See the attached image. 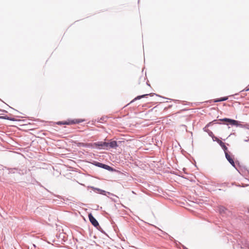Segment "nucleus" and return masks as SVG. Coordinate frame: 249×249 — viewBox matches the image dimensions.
<instances>
[{"label":"nucleus","instance_id":"obj_12","mask_svg":"<svg viewBox=\"0 0 249 249\" xmlns=\"http://www.w3.org/2000/svg\"><path fill=\"white\" fill-rule=\"evenodd\" d=\"M149 94H144V95H142V96H137L136 98H135L134 100H137V99H140L142 98H143V97H144L147 95H148Z\"/></svg>","mask_w":249,"mask_h":249},{"label":"nucleus","instance_id":"obj_5","mask_svg":"<svg viewBox=\"0 0 249 249\" xmlns=\"http://www.w3.org/2000/svg\"><path fill=\"white\" fill-rule=\"evenodd\" d=\"M225 156L227 160L229 161V162L233 166H235L234 162L232 158L231 157V156L228 154V151L225 152Z\"/></svg>","mask_w":249,"mask_h":249},{"label":"nucleus","instance_id":"obj_11","mask_svg":"<svg viewBox=\"0 0 249 249\" xmlns=\"http://www.w3.org/2000/svg\"><path fill=\"white\" fill-rule=\"evenodd\" d=\"M104 142H99L94 143V145L98 146H101L103 148Z\"/></svg>","mask_w":249,"mask_h":249},{"label":"nucleus","instance_id":"obj_2","mask_svg":"<svg viewBox=\"0 0 249 249\" xmlns=\"http://www.w3.org/2000/svg\"><path fill=\"white\" fill-rule=\"evenodd\" d=\"M219 121H224V122L228 123L232 125L237 126L238 125V122L237 121L232 120L231 119L224 118L222 119H220Z\"/></svg>","mask_w":249,"mask_h":249},{"label":"nucleus","instance_id":"obj_8","mask_svg":"<svg viewBox=\"0 0 249 249\" xmlns=\"http://www.w3.org/2000/svg\"><path fill=\"white\" fill-rule=\"evenodd\" d=\"M228 98L227 97H222L219 99H215L214 100V102H221V101H224L228 100Z\"/></svg>","mask_w":249,"mask_h":249},{"label":"nucleus","instance_id":"obj_4","mask_svg":"<svg viewBox=\"0 0 249 249\" xmlns=\"http://www.w3.org/2000/svg\"><path fill=\"white\" fill-rule=\"evenodd\" d=\"M89 218L90 222L95 227L99 226L98 222L96 219L93 217L91 213L89 214Z\"/></svg>","mask_w":249,"mask_h":249},{"label":"nucleus","instance_id":"obj_3","mask_svg":"<svg viewBox=\"0 0 249 249\" xmlns=\"http://www.w3.org/2000/svg\"><path fill=\"white\" fill-rule=\"evenodd\" d=\"M212 138L213 141H216L219 144V145L222 147V148L224 150V152H226L227 151H228V148L225 145V143L223 142L220 140H219L218 138L215 136H213Z\"/></svg>","mask_w":249,"mask_h":249},{"label":"nucleus","instance_id":"obj_1","mask_svg":"<svg viewBox=\"0 0 249 249\" xmlns=\"http://www.w3.org/2000/svg\"><path fill=\"white\" fill-rule=\"evenodd\" d=\"M83 120L80 119H76V120H68L66 121H59L56 123V124L58 125H61V124H67V125H70L72 124H78L81 122H82Z\"/></svg>","mask_w":249,"mask_h":249},{"label":"nucleus","instance_id":"obj_13","mask_svg":"<svg viewBox=\"0 0 249 249\" xmlns=\"http://www.w3.org/2000/svg\"><path fill=\"white\" fill-rule=\"evenodd\" d=\"M248 212L249 213V208L248 209Z\"/></svg>","mask_w":249,"mask_h":249},{"label":"nucleus","instance_id":"obj_7","mask_svg":"<svg viewBox=\"0 0 249 249\" xmlns=\"http://www.w3.org/2000/svg\"><path fill=\"white\" fill-rule=\"evenodd\" d=\"M118 146V144L117 142L115 141H110L109 142V148H114Z\"/></svg>","mask_w":249,"mask_h":249},{"label":"nucleus","instance_id":"obj_6","mask_svg":"<svg viewBox=\"0 0 249 249\" xmlns=\"http://www.w3.org/2000/svg\"><path fill=\"white\" fill-rule=\"evenodd\" d=\"M97 165L99 167L103 168L108 170L109 171L112 170V168L110 166H109L107 165L104 164L102 163H98Z\"/></svg>","mask_w":249,"mask_h":249},{"label":"nucleus","instance_id":"obj_10","mask_svg":"<svg viewBox=\"0 0 249 249\" xmlns=\"http://www.w3.org/2000/svg\"><path fill=\"white\" fill-rule=\"evenodd\" d=\"M103 148L107 149L109 148V142H104Z\"/></svg>","mask_w":249,"mask_h":249},{"label":"nucleus","instance_id":"obj_9","mask_svg":"<svg viewBox=\"0 0 249 249\" xmlns=\"http://www.w3.org/2000/svg\"><path fill=\"white\" fill-rule=\"evenodd\" d=\"M74 143L77 146H83L85 147L87 145V144L83 143V142H74Z\"/></svg>","mask_w":249,"mask_h":249}]
</instances>
